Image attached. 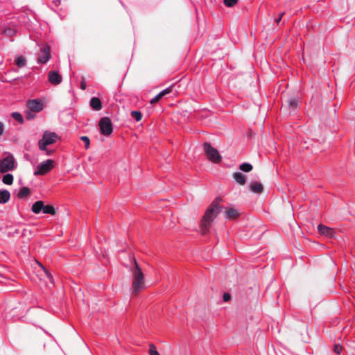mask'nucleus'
Listing matches in <instances>:
<instances>
[{
	"mask_svg": "<svg viewBox=\"0 0 355 355\" xmlns=\"http://www.w3.org/2000/svg\"><path fill=\"white\" fill-rule=\"evenodd\" d=\"M129 268L132 276L131 293L136 295L146 288L145 275L135 259Z\"/></svg>",
	"mask_w": 355,
	"mask_h": 355,
	"instance_id": "nucleus-1",
	"label": "nucleus"
},
{
	"mask_svg": "<svg viewBox=\"0 0 355 355\" xmlns=\"http://www.w3.org/2000/svg\"><path fill=\"white\" fill-rule=\"evenodd\" d=\"M222 198L220 197H217L213 200L206 210L202 217V222H212L216 218L221 210V207L220 206Z\"/></svg>",
	"mask_w": 355,
	"mask_h": 355,
	"instance_id": "nucleus-2",
	"label": "nucleus"
},
{
	"mask_svg": "<svg viewBox=\"0 0 355 355\" xmlns=\"http://www.w3.org/2000/svg\"><path fill=\"white\" fill-rule=\"evenodd\" d=\"M204 150L207 158L214 163H219L221 161V156L218 150L211 146L209 143L205 142L203 144Z\"/></svg>",
	"mask_w": 355,
	"mask_h": 355,
	"instance_id": "nucleus-3",
	"label": "nucleus"
},
{
	"mask_svg": "<svg viewBox=\"0 0 355 355\" xmlns=\"http://www.w3.org/2000/svg\"><path fill=\"white\" fill-rule=\"evenodd\" d=\"M101 132L105 136H109L113 131L112 123L110 118L103 117L99 121Z\"/></svg>",
	"mask_w": 355,
	"mask_h": 355,
	"instance_id": "nucleus-4",
	"label": "nucleus"
},
{
	"mask_svg": "<svg viewBox=\"0 0 355 355\" xmlns=\"http://www.w3.org/2000/svg\"><path fill=\"white\" fill-rule=\"evenodd\" d=\"M54 162L52 159H47L45 162L40 163L35 171V175H44L49 173L53 168Z\"/></svg>",
	"mask_w": 355,
	"mask_h": 355,
	"instance_id": "nucleus-5",
	"label": "nucleus"
},
{
	"mask_svg": "<svg viewBox=\"0 0 355 355\" xmlns=\"http://www.w3.org/2000/svg\"><path fill=\"white\" fill-rule=\"evenodd\" d=\"M15 159L12 155H9L6 158L0 160V172L6 173L14 168Z\"/></svg>",
	"mask_w": 355,
	"mask_h": 355,
	"instance_id": "nucleus-6",
	"label": "nucleus"
},
{
	"mask_svg": "<svg viewBox=\"0 0 355 355\" xmlns=\"http://www.w3.org/2000/svg\"><path fill=\"white\" fill-rule=\"evenodd\" d=\"M27 107L30 111L39 112L43 109V103L37 99L31 100L27 102Z\"/></svg>",
	"mask_w": 355,
	"mask_h": 355,
	"instance_id": "nucleus-7",
	"label": "nucleus"
},
{
	"mask_svg": "<svg viewBox=\"0 0 355 355\" xmlns=\"http://www.w3.org/2000/svg\"><path fill=\"white\" fill-rule=\"evenodd\" d=\"M58 138L59 137L55 132L45 131L42 139L49 146L55 143Z\"/></svg>",
	"mask_w": 355,
	"mask_h": 355,
	"instance_id": "nucleus-8",
	"label": "nucleus"
},
{
	"mask_svg": "<svg viewBox=\"0 0 355 355\" xmlns=\"http://www.w3.org/2000/svg\"><path fill=\"white\" fill-rule=\"evenodd\" d=\"M51 58L50 47L46 45L40 51L37 60L39 62L44 64Z\"/></svg>",
	"mask_w": 355,
	"mask_h": 355,
	"instance_id": "nucleus-9",
	"label": "nucleus"
},
{
	"mask_svg": "<svg viewBox=\"0 0 355 355\" xmlns=\"http://www.w3.org/2000/svg\"><path fill=\"white\" fill-rule=\"evenodd\" d=\"M48 80L51 84L58 85L61 83L62 78L57 71H50L48 73Z\"/></svg>",
	"mask_w": 355,
	"mask_h": 355,
	"instance_id": "nucleus-10",
	"label": "nucleus"
},
{
	"mask_svg": "<svg viewBox=\"0 0 355 355\" xmlns=\"http://www.w3.org/2000/svg\"><path fill=\"white\" fill-rule=\"evenodd\" d=\"M317 229L320 234L327 236H333L334 234V230L332 228H330L326 225H324L322 223H319L317 226Z\"/></svg>",
	"mask_w": 355,
	"mask_h": 355,
	"instance_id": "nucleus-11",
	"label": "nucleus"
},
{
	"mask_svg": "<svg viewBox=\"0 0 355 355\" xmlns=\"http://www.w3.org/2000/svg\"><path fill=\"white\" fill-rule=\"evenodd\" d=\"M239 215V212L234 208H227L225 211L226 220H236Z\"/></svg>",
	"mask_w": 355,
	"mask_h": 355,
	"instance_id": "nucleus-12",
	"label": "nucleus"
},
{
	"mask_svg": "<svg viewBox=\"0 0 355 355\" xmlns=\"http://www.w3.org/2000/svg\"><path fill=\"white\" fill-rule=\"evenodd\" d=\"M194 225V229L200 233L205 234L210 227V223H193Z\"/></svg>",
	"mask_w": 355,
	"mask_h": 355,
	"instance_id": "nucleus-13",
	"label": "nucleus"
},
{
	"mask_svg": "<svg viewBox=\"0 0 355 355\" xmlns=\"http://www.w3.org/2000/svg\"><path fill=\"white\" fill-rule=\"evenodd\" d=\"M232 176L235 181L240 185H244L245 184L246 178L245 175H243V173L240 172H236L233 173Z\"/></svg>",
	"mask_w": 355,
	"mask_h": 355,
	"instance_id": "nucleus-14",
	"label": "nucleus"
},
{
	"mask_svg": "<svg viewBox=\"0 0 355 355\" xmlns=\"http://www.w3.org/2000/svg\"><path fill=\"white\" fill-rule=\"evenodd\" d=\"M90 106L96 111L101 110L102 108V103L101 100L97 97L92 98L90 101Z\"/></svg>",
	"mask_w": 355,
	"mask_h": 355,
	"instance_id": "nucleus-15",
	"label": "nucleus"
},
{
	"mask_svg": "<svg viewBox=\"0 0 355 355\" xmlns=\"http://www.w3.org/2000/svg\"><path fill=\"white\" fill-rule=\"evenodd\" d=\"M250 189L256 193H261L263 191V185L257 182H252L249 185Z\"/></svg>",
	"mask_w": 355,
	"mask_h": 355,
	"instance_id": "nucleus-16",
	"label": "nucleus"
},
{
	"mask_svg": "<svg viewBox=\"0 0 355 355\" xmlns=\"http://www.w3.org/2000/svg\"><path fill=\"white\" fill-rule=\"evenodd\" d=\"M44 202L42 200H39V201H37L35 202L33 206H32V211L35 213V214H38L40 213L41 211H43V209H44Z\"/></svg>",
	"mask_w": 355,
	"mask_h": 355,
	"instance_id": "nucleus-17",
	"label": "nucleus"
},
{
	"mask_svg": "<svg viewBox=\"0 0 355 355\" xmlns=\"http://www.w3.org/2000/svg\"><path fill=\"white\" fill-rule=\"evenodd\" d=\"M10 198V192L8 190L0 191V203H6Z\"/></svg>",
	"mask_w": 355,
	"mask_h": 355,
	"instance_id": "nucleus-18",
	"label": "nucleus"
},
{
	"mask_svg": "<svg viewBox=\"0 0 355 355\" xmlns=\"http://www.w3.org/2000/svg\"><path fill=\"white\" fill-rule=\"evenodd\" d=\"M43 213L44 214H49L51 215H55L56 214V209L53 205H44V209H43Z\"/></svg>",
	"mask_w": 355,
	"mask_h": 355,
	"instance_id": "nucleus-19",
	"label": "nucleus"
},
{
	"mask_svg": "<svg viewBox=\"0 0 355 355\" xmlns=\"http://www.w3.org/2000/svg\"><path fill=\"white\" fill-rule=\"evenodd\" d=\"M31 193V191L30 189L28 188V187H23L21 189V190L19 191V192L17 194V196L19 198H24L26 197H27Z\"/></svg>",
	"mask_w": 355,
	"mask_h": 355,
	"instance_id": "nucleus-20",
	"label": "nucleus"
},
{
	"mask_svg": "<svg viewBox=\"0 0 355 355\" xmlns=\"http://www.w3.org/2000/svg\"><path fill=\"white\" fill-rule=\"evenodd\" d=\"M2 181L4 184L11 185L13 182V176L12 174L8 173L3 176Z\"/></svg>",
	"mask_w": 355,
	"mask_h": 355,
	"instance_id": "nucleus-21",
	"label": "nucleus"
},
{
	"mask_svg": "<svg viewBox=\"0 0 355 355\" xmlns=\"http://www.w3.org/2000/svg\"><path fill=\"white\" fill-rule=\"evenodd\" d=\"M239 168L244 172H250L252 170V165L249 163H243L240 165Z\"/></svg>",
	"mask_w": 355,
	"mask_h": 355,
	"instance_id": "nucleus-22",
	"label": "nucleus"
},
{
	"mask_svg": "<svg viewBox=\"0 0 355 355\" xmlns=\"http://www.w3.org/2000/svg\"><path fill=\"white\" fill-rule=\"evenodd\" d=\"M26 64V59L23 56H19L16 59V64L19 67H23Z\"/></svg>",
	"mask_w": 355,
	"mask_h": 355,
	"instance_id": "nucleus-23",
	"label": "nucleus"
},
{
	"mask_svg": "<svg viewBox=\"0 0 355 355\" xmlns=\"http://www.w3.org/2000/svg\"><path fill=\"white\" fill-rule=\"evenodd\" d=\"M12 117L18 122H19L20 123H22L24 122L23 116L19 112H13L12 114Z\"/></svg>",
	"mask_w": 355,
	"mask_h": 355,
	"instance_id": "nucleus-24",
	"label": "nucleus"
},
{
	"mask_svg": "<svg viewBox=\"0 0 355 355\" xmlns=\"http://www.w3.org/2000/svg\"><path fill=\"white\" fill-rule=\"evenodd\" d=\"M131 116L136 119L137 121L141 120L142 114L139 111H132Z\"/></svg>",
	"mask_w": 355,
	"mask_h": 355,
	"instance_id": "nucleus-25",
	"label": "nucleus"
},
{
	"mask_svg": "<svg viewBox=\"0 0 355 355\" xmlns=\"http://www.w3.org/2000/svg\"><path fill=\"white\" fill-rule=\"evenodd\" d=\"M289 107L291 109H295L298 105V101L295 98H291L288 101Z\"/></svg>",
	"mask_w": 355,
	"mask_h": 355,
	"instance_id": "nucleus-26",
	"label": "nucleus"
},
{
	"mask_svg": "<svg viewBox=\"0 0 355 355\" xmlns=\"http://www.w3.org/2000/svg\"><path fill=\"white\" fill-rule=\"evenodd\" d=\"M3 33L8 37H12L15 34V31L11 28H9L5 29L3 31Z\"/></svg>",
	"mask_w": 355,
	"mask_h": 355,
	"instance_id": "nucleus-27",
	"label": "nucleus"
},
{
	"mask_svg": "<svg viewBox=\"0 0 355 355\" xmlns=\"http://www.w3.org/2000/svg\"><path fill=\"white\" fill-rule=\"evenodd\" d=\"M80 139L85 143V148L88 149L89 148L90 140L87 136H82Z\"/></svg>",
	"mask_w": 355,
	"mask_h": 355,
	"instance_id": "nucleus-28",
	"label": "nucleus"
},
{
	"mask_svg": "<svg viewBox=\"0 0 355 355\" xmlns=\"http://www.w3.org/2000/svg\"><path fill=\"white\" fill-rule=\"evenodd\" d=\"M238 0H223L224 4L227 7H232L236 3Z\"/></svg>",
	"mask_w": 355,
	"mask_h": 355,
	"instance_id": "nucleus-29",
	"label": "nucleus"
},
{
	"mask_svg": "<svg viewBox=\"0 0 355 355\" xmlns=\"http://www.w3.org/2000/svg\"><path fill=\"white\" fill-rule=\"evenodd\" d=\"M149 354L150 355H159L156 349L155 346L153 344L150 345Z\"/></svg>",
	"mask_w": 355,
	"mask_h": 355,
	"instance_id": "nucleus-30",
	"label": "nucleus"
},
{
	"mask_svg": "<svg viewBox=\"0 0 355 355\" xmlns=\"http://www.w3.org/2000/svg\"><path fill=\"white\" fill-rule=\"evenodd\" d=\"M162 98L160 93H159L157 96H155L153 98H152L150 101L151 104H155L159 102V101Z\"/></svg>",
	"mask_w": 355,
	"mask_h": 355,
	"instance_id": "nucleus-31",
	"label": "nucleus"
},
{
	"mask_svg": "<svg viewBox=\"0 0 355 355\" xmlns=\"http://www.w3.org/2000/svg\"><path fill=\"white\" fill-rule=\"evenodd\" d=\"M38 145H39V148L41 150H46V146L48 145L46 144L45 142L42 139L39 141Z\"/></svg>",
	"mask_w": 355,
	"mask_h": 355,
	"instance_id": "nucleus-32",
	"label": "nucleus"
},
{
	"mask_svg": "<svg viewBox=\"0 0 355 355\" xmlns=\"http://www.w3.org/2000/svg\"><path fill=\"white\" fill-rule=\"evenodd\" d=\"M35 114L32 113V111H28L26 114V118L28 120H31L35 118Z\"/></svg>",
	"mask_w": 355,
	"mask_h": 355,
	"instance_id": "nucleus-33",
	"label": "nucleus"
},
{
	"mask_svg": "<svg viewBox=\"0 0 355 355\" xmlns=\"http://www.w3.org/2000/svg\"><path fill=\"white\" fill-rule=\"evenodd\" d=\"M171 92V87H170L166 88V89L163 90L162 92H161L160 94L163 97L165 95L169 94Z\"/></svg>",
	"mask_w": 355,
	"mask_h": 355,
	"instance_id": "nucleus-34",
	"label": "nucleus"
},
{
	"mask_svg": "<svg viewBox=\"0 0 355 355\" xmlns=\"http://www.w3.org/2000/svg\"><path fill=\"white\" fill-rule=\"evenodd\" d=\"M342 350V347L338 345H335V347H334V352H336L337 354H340V352Z\"/></svg>",
	"mask_w": 355,
	"mask_h": 355,
	"instance_id": "nucleus-35",
	"label": "nucleus"
},
{
	"mask_svg": "<svg viewBox=\"0 0 355 355\" xmlns=\"http://www.w3.org/2000/svg\"><path fill=\"white\" fill-rule=\"evenodd\" d=\"M230 297H230V294H228V293H224V294H223V300H224L225 302H227V301H229V300H230Z\"/></svg>",
	"mask_w": 355,
	"mask_h": 355,
	"instance_id": "nucleus-36",
	"label": "nucleus"
},
{
	"mask_svg": "<svg viewBox=\"0 0 355 355\" xmlns=\"http://www.w3.org/2000/svg\"><path fill=\"white\" fill-rule=\"evenodd\" d=\"M87 87L86 83L84 80H83L80 83V89L85 90Z\"/></svg>",
	"mask_w": 355,
	"mask_h": 355,
	"instance_id": "nucleus-37",
	"label": "nucleus"
},
{
	"mask_svg": "<svg viewBox=\"0 0 355 355\" xmlns=\"http://www.w3.org/2000/svg\"><path fill=\"white\" fill-rule=\"evenodd\" d=\"M44 272L46 273V275H47V277H49V280L51 282H52L51 281V279H52L51 275L45 268H44Z\"/></svg>",
	"mask_w": 355,
	"mask_h": 355,
	"instance_id": "nucleus-38",
	"label": "nucleus"
},
{
	"mask_svg": "<svg viewBox=\"0 0 355 355\" xmlns=\"http://www.w3.org/2000/svg\"><path fill=\"white\" fill-rule=\"evenodd\" d=\"M3 133V125L1 122H0V136Z\"/></svg>",
	"mask_w": 355,
	"mask_h": 355,
	"instance_id": "nucleus-39",
	"label": "nucleus"
},
{
	"mask_svg": "<svg viewBox=\"0 0 355 355\" xmlns=\"http://www.w3.org/2000/svg\"><path fill=\"white\" fill-rule=\"evenodd\" d=\"M284 15V12L281 13V14H280V15H279V18H277V19L275 20V21H276L277 24H278V23H279V21H281L282 17V16H283Z\"/></svg>",
	"mask_w": 355,
	"mask_h": 355,
	"instance_id": "nucleus-40",
	"label": "nucleus"
},
{
	"mask_svg": "<svg viewBox=\"0 0 355 355\" xmlns=\"http://www.w3.org/2000/svg\"><path fill=\"white\" fill-rule=\"evenodd\" d=\"M45 151L46 152V155H51L53 153V150H49L47 149Z\"/></svg>",
	"mask_w": 355,
	"mask_h": 355,
	"instance_id": "nucleus-41",
	"label": "nucleus"
}]
</instances>
